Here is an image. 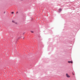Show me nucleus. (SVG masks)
<instances>
[{
	"mask_svg": "<svg viewBox=\"0 0 80 80\" xmlns=\"http://www.w3.org/2000/svg\"><path fill=\"white\" fill-rule=\"evenodd\" d=\"M66 77H67V78H69L70 77V76H69V75H68V73H66Z\"/></svg>",
	"mask_w": 80,
	"mask_h": 80,
	"instance_id": "nucleus-1",
	"label": "nucleus"
},
{
	"mask_svg": "<svg viewBox=\"0 0 80 80\" xmlns=\"http://www.w3.org/2000/svg\"><path fill=\"white\" fill-rule=\"evenodd\" d=\"M62 11V9L60 8L59 9L58 12H61Z\"/></svg>",
	"mask_w": 80,
	"mask_h": 80,
	"instance_id": "nucleus-2",
	"label": "nucleus"
},
{
	"mask_svg": "<svg viewBox=\"0 0 80 80\" xmlns=\"http://www.w3.org/2000/svg\"><path fill=\"white\" fill-rule=\"evenodd\" d=\"M70 63H73V62L72 61H71Z\"/></svg>",
	"mask_w": 80,
	"mask_h": 80,
	"instance_id": "nucleus-3",
	"label": "nucleus"
},
{
	"mask_svg": "<svg viewBox=\"0 0 80 80\" xmlns=\"http://www.w3.org/2000/svg\"><path fill=\"white\" fill-rule=\"evenodd\" d=\"M12 22H13V23H15V21H12Z\"/></svg>",
	"mask_w": 80,
	"mask_h": 80,
	"instance_id": "nucleus-4",
	"label": "nucleus"
},
{
	"mask_svg": "<svg viewBox=\"0 0 80 80\" xmlns=\"http://www.w3.org/2000/svg\"><path fill=\"white\" fill-rule=\"evenodd\" d=\"M31 33H33V31H31Z\"/></svg>",
	"mask_w": 80,
	"mask_h": 80,
	"instance_id": "nucleus-5",
	"label": "nucleus"
},
{
	"mask_svg": "<svg viewBox=\"0 0 80 80\" xmlns=\"http://www.w3.org/2000/svg\"><path fill=\"white\" fill-rule=\"evenodd\" d=\"M68 63H70V61H68Z\"/></svg>",
	"mask_w": 80,
	"mask_h": 80,
	"instance_id": "nucleus-6",
	"label": "nucleus"
},
{
	"mask_svg": "<svg viewBox=\"0 0 80 80\" xmlns=\"http://www.w3.org/2000/svg\"><path fill=\"white\" fill-rule=\"evenodd\" d=\"M11 13L13 14V13H14V12H11Z\"/></svg>",
	"mask_w": 80,
	"mask_h": 80,
	"instance_id": "nucleus-7",
	"label": "nucleus"
},
{
	"mask_svg": "<svg viewBox=\"0 0 80 80\" xmlns=\"http://www.w3.org/2000/svg\"><path fill=\"white\" fill-rule=\"evenodd\" d=\"M72 75H74V74H73V73H72Z\"/></svg>",
	"mask_w": 80,
	"mask_h": 80,
	"instance_id": "nucleus-8",
	"label": "nucleus"
},
{
	"mask_svg": "<svg viewBox=\"0 0 80 80\" xmlns=\"http://www.w3.org/2000/svg\"><path fill=\"white\" fill-rule=\"evenodd\" d=\"M16 13H18V12H16Z\"/></svg>",
	"mask_w": 80,
	"mask_h": 80,
	"instance_id": "nucleus-9",
	"label": "nucleus"
},
{
	"mask_svg": "<svg viewBox=\"0 0 80 80\" xmlns=\"http://www.w3.org/2000/svg\"><path fill=\"white\" fill-rule=\"evenodd\" d=\"M23 39H24V38H23Z\"/></svg>",
	"mask_w": 80,
	"mask_h": 80,
	"instance_id": "nucleus-10",
	"label": "nucleus"
}]
</instances>
